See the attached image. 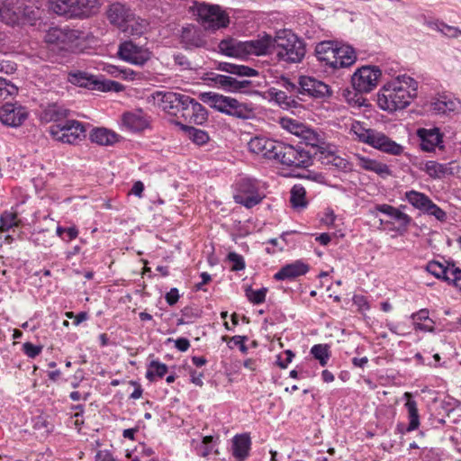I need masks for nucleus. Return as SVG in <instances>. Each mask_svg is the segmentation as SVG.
<instances>
[{"label": "nucleus", "mask_w": 461, "mask_h": 461, "mask_svg": "<svg viewBox=\"0 0 461 461\" xmlns=\"http://www.w3.org/2000/svg\"><path fill=\"white\" fill-rule=\"evenodd\" d=\"M303 138L307 140V144L316 147L319 144V136L313 131H303Z\"/></svg>", "instance_id": "nucleus-59"}, {"label": "nucleus", "mask_w": 461, "mask_h": 461, "mask_svg": "<svg viewBox=\"0 0 461 461\" xmlns=\"http://www.w3.org/2000/svg\"><path fill=\"white\" fill-rule=\"evenodd\" d=\"M20 223L18 214L15 211H5L0 215V231H8L14 227H17Z\"/></svg>", "instance_id": "nucleus-44"}, {"label": "nucleus", "mask_w": 461, "mask_h": 461, "mask_svg": "<svg viewBox=\"0 0 461 461\" xmlns=\"http://www.w3.org/2000/svg\"><path fill=\"white\" fill-rule=\"evenodd\" d=\"M298 94L312 98H325L331 95V90L321 80L312 77L301 76L298 79Z\"/></svg>", "instance_id": "nucleus-16"}, {"label": "nucleus", "mask_w": 461, "mask_h": 461, "mask_svg": "<svg viewBox=\"0 0 461 461\" xmlns=\"http://www.w3.org/2000/svg\"><path fill=\"white\" fill-rule=\"evenodd\" d=\"M428 25L431 29L438 31L450 38H458L461 36V30L459 28L447 25L442 22H430Z\"/></svg>", "instance_id": "nucleus-47"}, {"label": "nucleus", "mask_w": 461, "mask_h": 461, "mask_svg": "<svg viewBox=\"0 0 461 461\" xmlns=\"http://www.w3.org/2000/svg\"><path fill=\"white\" fill-rule=\"evenodd\" d=\"M278 61L288 64L298 63L305 56V45L291 31L284 30L273 38V48Z\"/></svg>", "instance_id": "nucleus-3"}, {"label": "nucleus", "mask_w": 461, "mask_h": 461, "mask_svg": "<svg viewBox=\"0 0 461 461\" xmlns=\"http://www.w3.org/2000/svg\"><path fill=\"white\" fill-rule=\"evenodd\" d=\"M216 69L231 75H236L238 77H252L258 75V70L250 67L229 62H219L216 65Z\"/></svg>", "instance_id": "nucleus-33"}, {"label": "nucleus", "mask_w": 461, "mask_h": 461, "mask_svg": "<svg viewBox=\"0 0 461 461\" xmlns=\"http://www.w3.org/2000/svg\"><path fill=\"white\" fill-rule=\"evenodd\" d=\"M122 122L123 127L132 132L141 131L149 126L148 117L142 110L124 113Z\"/></svg>", "instance_id": "nucleus-26"}, {"label": "nucleus", "mask_w": 461, "mask_h": 461, "mask_svg": "<svg viewBox=\"0 0 461 461\" xmlns=\"http://www.w3.org/2000/svg\"><path fill=\"white\" fill-rule=\"evenodd\" d=\"M177 125H179L180 129L186 133L189 140L198 146L206 144L210 140L209 134L203 130L196 129L193 126L181 122H178Z\"/></svg>", "instance_id": "nucleus-39"}, {"label": "nucleus", "mask_w": 461, "mask_h": 461, "mask_svg": "<svg viewBox=\"0 0 461 461\" xmlns=\"http://www.w3.org/2000/svg\"><path fill=\"white\" fill-rule=\"evenodd\" d=\"M311 354L319 360L321 366H325L330 358L329 346L326 344H317L311 348Z\"/></svg>", "instance_id": "nucleus-48"}, {"label": "nucleus", "mask_w": 461, "mask_h": 461, "mask_svg": "<svg viewBox=\"0 0 461 461\" xmlns=\"http://www.w3.org/2000/svg\"><path fill=\"white\" fill-rule=\"evenodd\" d=\"M220 52L228 57L242 58L244 57L243 41L229 38L220 41Z\"/></svg>", "instance_id": "nucleus-36"}, {"label": "nucleus", "mask_w": 461, "mask_h": 461, "mask_svg": "<svg viewBox=\"0 0 461 461\" xmlns=\"http://www.w3.org/2000/svg\"><path fill=\"white\" fill-rule=\"evenodd\" d=\"M194 34V28L193 26L183 27L181 31V41L186 45L194 44L193 35Z\"/></svg>", "instance_id": "nucleus-55"}, {"label": "nucleus", "mask_w": 461, "mask_h": 461, "mask_svg": "<svg viewBox=\"0 0 461 461\" xmlns=\"http://www.w3.org/2000/svg\"><path fill=\"white\" fill-rule=\"evenodd\" d=\"M328 162L331 163L336 167L340 168L342 170H348V162L346 159H344V158H342L340 157L335 156L333 154H330L329 156Z\"/></svg>", "instance_id": "nucleus-57"}, {"label": "nucleus", "mask_w": 461, "mask_h": 461, "mask_svg": "<svg viewBox=\"0 0 461 461\" xmlns=\"http://www.w3.org/2000/svg\"><path fill=\"white\" fill-rule=\"evenodd\" d=\"M309 271L308 265L300 260L282 267L278 272L274 275L276 281L294 280L298 276L305 275Z\"/></svg>", "instance_id": "nucleus-27"}, {"label": "nucleus", "mask_w": 461, "mask_h": 461, "mask_svg": "<svg viewBox=\"0 0 461 461\" xmlns=\"http://www.w3.org/2000/svg\"><path fill=\"white\" fill-rule=\"evenodd\" d=\"M86 125L76 120H65L50 127V135L63 143L75 144L86 138Z\"/></svg>", "instance_id": "nucleus-7"}, {"label": "nucleus", "mask_w": 461, "mask_h": 461, "mask_svg": "<svg viewBox=\"0 0 461 461\" xmlns=\"http://www.w3.org/2000/svg\"><path fill=\"white\" fill-rule=\"evenodd\" d=\"M334 56L337 60V69L351 67L357 60V54L353 47L336 41Z\"/></svg>", "instance_id": "nucleus-29"}, {"label": "nucleus", "mask_w": 461, "mask_h": 461, "mask_svg": "<svg viewBox=\"0 0 461 461\" xmlns=\"http://www.w3.org/2000/svg\"><path fill=\"white\" fill-rule=\"evenodd\" d=\"M430 109L438 114H445L450 112L457 113L461 110V102L445 95H439L432 99Z\"/></svg>", "instance_id": "nucleus-30"}, {"label": "nucleus", "mask_w": 461, "mask_h": 461, "mask_svg": "<svg viewBox=\"0 0 461 461\" xmlns=\"http://www.w3.org/2000/svg\"><path fill=\"white\" fill-rule=\"evenodd\" d=\"M177 117L187 123L202 125L208 120V113L204 106L199 102L189 95H185Z\"/></svg>", "instance_id": "nucleus-13"}, {"label": "nucleus", "mask_w": 461, "mask_h": 461, "mask_svg": "<svg viewBox=\"0 0 461 461\" xmlns=\"http://www.w3.org/2000/svg\"><path fill=\"white\" fill-rule=\"evenodd\" d=\"M428 309H421L411 314L414 321V329L424 332L435 331V321L429 318Z\"/></svg>", "instance_id": "nucleus-37"}, {"label": "nucleus", "mask_w": 461, "mask_h": 461, "mask_svg": "<svg viewBox=\"0 0 461 461\" xmlns=\"http://www.w3.org/2000/svg\"><path fill=\"white\" fill-rule=\"evenodd\" d=\"M173 59H174L175 64L177 65L183 70L192 68L190 61L182 53L174 54Z\"/></svg>", "instance_id": "nucleus-56"}, {"label": "nucleus", "mask_w": 461, "mask_h": 461, "mask_svg": "<svg viewBox=\"0 0 461 461\" xmlns=\"http://www.w3.org/2000/svg\"><path fill=\"white\" fill-rule=\"evenodd\" d=\"M127 31H122L133 36H140L144 34L149 28V22L146 19L136 17L133 14L132 21L127 23Z\"/></svg>", "instance_id": "nucleus-43"}, {"label": "nucleus", "mask_w": 461, "mask_h": 461, "mask_svg": "<svg viewBox=\"0 0 461 461\" xmlns=\"http://www.w3.org/2000/svg\"><path fill=\"white\" fill-rule=\"evenodd\" d=\"M167 366L164 363L159 362L158 360H152L148 366V370L146 372V378L153 382L155 377L158 376L162 378L167 373Z\"/></svg>", "instance_id": "nucleus-45"}, {"label": "nucleus", "mask_w": 461, "mask_h": 461, "mask_svg": "<svg viewBox=\"0 0 461 461\" xmlns=\"http://www.w3.org/2000/svg\"><path fill=\"white\" fill-rule=\"evenodd\" d=\"M227 258L232 264L231 271L238 272L245 268V260L241 255L236 252H230Z\"/></svg>", "instance_id": "nucleus-53"}, {"label": "nucleus", "mask_w": 461, "mask_h": 461, "mask_svg": "<svg viewBox=\"0 0 461 461\" xmlns=\"http://www.w3.org/2000/svg\"><path fill=\"white\" fill-rule=\"evenodd\" d=\"M351 131L358 141L384 153L398 156L403 152V147L391 140L384 132L375 129H366L358 122L352 124Z\"/></svg>", "instance_id": "nucleus-4"}, {"label": "nucleus", "mask_w": 461, "mask_h": 461, "mask_svg": "<svg viewBox=\"0 0 461 461\" xmlns=\"http://www.w3.org/2000/svg\"><path fill=\"white\" fill-rule=\"evenodd\" d=\"M251 438L249 434H237L231 439V455L235 461H245L250 453Z\"/></svg>", "instance_id": "nucleus-25"}, {"label": "nucleus", "mask_w": 461, "mask_h": 461, "mask_svg": "<svg viewBox=\"0 0 461 461\" xmlns=\"http://www.w3.org/2000/svg\"><path fill=\"white\" fill-rule=\"evenodd\" d=\"M404 398H406L405 407L408 411L409 424L406 429L408 432L413 431L419 428L420 416L417 407V402L412 399L411 393H405Z\"/></svg>", "instance_id": "nucleus-38"}, {"label": "nucleus", "mask_w": 461, "mask_h": 461, "mask_svg": "<svg viewBox=\"0 0 461 461\" xmlns=\"http://www.w3.org/2000/svg\"><path fill=\"white\" fill-rule=\"evenodd\" d=\"M52 11L66 19H87L99 12L100 0H50Z\"/></svg>", "instance_id": "nucleus-5"}, {"label": "nucleus", "mask_w": 461, "mask_h": 461, "mask_svg": "<svg viewBox=\"0 0 461 461\" xmlns=\"http://www.w3.org/2000/svg\"><path fill=\"white\" fill-rule=\"evenodd\" d=\"M17 93V87L7 82L5 78L0 77V100L6 99L10 95Z\"/></svg>", "instance_id": "nucleus-52"}, {"label": "nucleus", "mask_w": 461, "mask_h": 461, "mask_svg": "<svg viewBox=\"0 0 461 461\" xmlns=\"http://www.w3.org/2000/svg\"><path fill=\"white\" fill-rule=\"evenodd\" d=\"M200 96L203 102L221 113L239 119H249L252 114V109L247 104L235 98L212 92L202 93Z\"/></svg>", "instance_id": "nucleus-6"}, {"label": "nucleus", "mask_w": 461, "mask_h": 461, "mask_svg": "<svg viewBox=\"0 0 461 461\" xmlns=\"http://www.w3.org/2000/svg\"><path fill=\"white\" fill-rule=\"evenodd\" d=\"M76 32L68 28L53 27L48 30L44 41L50 45H54L59 50H69L76 40Z\"/></svg>", "instance_id": "nucleus-20"}, {"label": "nucleus", "mask_w": 461, "mask_h": 461, "mask_svg": "<svg viewBox=\"0 0 461 461\" xmlns=\"http://www.w3.org/2000/svg\"><path fill=\"white\" fill-rule=\"evenodd\" d=\"M20 0H0V21L14 25L17 23V10Z\"/></svg>", "instance_id": "nucleus-32"}, {"label": "nucleus", "mask_w": 461, "mask_h": 461, "mask_svg": "<svg viewBox=\"0 0 461 461\" xmlns=\"http://www.w3.org/2000/svg\"><path fill=\"white\" fill-rule=\"evenodd\" d=\"M336 41H324L319 42L315 47V55L321 62L332 69H337V60L334 56Z\"/></svg>", "instance_id": "nucleus-28"}, {"label": "nucleus", "mask_w": 461, "mask_h": 461, "mask_svg": "<svg viewBox=\"0 0 461 461\" xmlns=\"http://www.w3.org/2000/svg\"><path fill=\"white\" fill-rule=\"evenodd\" d=\"M119 138L117 133L106 128H95L90 133L91 141L102 146L113 145Z\"/></svg>", "instance_id": "nucleus-34"}, {"label": "nucleus", "mask_w": 461, "mask_h": 461, "mask_svg": "<svg viewBox=\"0 0 461 461\" xmlns=\"http://www.w3.org/2000/svg\"><path fill=\"white\" fill-rule=\"evenodd\" d=\"M381 76L382 71L378 67L363 66L352 75V86L358 94L369 93L376 87Z\"/></svg>", "instance_id": "nucleus-9"}, {"label": "nucleus", "mask_w": 461, "mask_h": 461, "mask_svg": "<svg viewBox=\"0 0 461 461\" xmlns=\"http://www.w3.org/2000/svg\"><path fill=\"white\" fill-rule=\"evenodd\" d=\"M282 86L283 87L290 93L296 92L298 94V85L292 82L290 79L286 77L282 78Z\"/></svg>", "instance_id": "nucleus-63"}, {"label": "nucleus", "mask_w": 461, "mask_h": 461, "mask_svg": "<svg viewBox=\"0 0 461 461\" xmlns=\"http://www.w3.org/2000/svg\"><path fill=\"white\" fill-rule=\"evenodd\" d=\"M175 347L181 352H185L190 348V342L185 338H178L175 340Z\"/></svg>", "instance_id": "nucleus-61"}, {"label": "nucleus", "mask_w": 461, "mask_h": 461, "mask_svg": "<svg viewBox=\"0 0 461 461\" xmlns=\"http://www.w3.org/2000/svg\"><path fill=\"white\" fill-rule=\"evenodd\" d=\"M281 125L284 129L294 135H301L303 133V125L297 122L295 120L290 118H282Z\"/></svg>", "instance_id": "nucleus-49"}, {"label": "nucleus", "mask_w": 461, "mask_h": 461, "mask_svg": "<svg viewBox=\"0 0 461 461\" xmlns=\"http://www.w3.org/2000/svg\"><path fill=\"white\" fill-rule=\"evenodd\" d=\"M65 240L67 242H69L71 241L72 240L76 239L78 235V230L74 226V227H69V228H66V230H65Z\"/></svg>", "instance_id": "nucleus-64"}, {"label": "nucleus", "mask_w": 461, "mask_h": 461, "mask_svg": "<svg viewBox=\"0 0 461 461\" xmlns=\"http://www.w3.org/2000/svg\"><path fill=\"white\" fill-rule=\"evenodd\" d=\"M271 101L276 102L283 109H289L296 106V102L292 96H288L285 91L271 87L267 91Z\"/></svg>", "instance_id": "nucleus-41"}, {"label": "nucleus", "mask_w": 461, "mask_h": 461, "mask_svg": "<svg viewBox=\"0 0 461 461\" xmlns=\"http://www.w3.org/2000/svg\"><path fill=\"white\" fill-rule=\"evenodd\" d=\"M237 186L238 193L234 195L237 203L242 204L246 208H252L261 202L262 196L258 193V184L255 179L241 178Z\"/></svg>", "instance_id": "nucleus-12"}, {"label": "nucleus", "mask_w": 461, "mask_h": 461, "mask_svg": "<svg viewBox=\"0 0 461 461\" xmlns=\"http://www.w3.org/2000/svg\"><path fill=\"white\" fill-rule=\"evenodd\" d=\"M405 208V205L396 208L387 203H382L376 204L375 210L387 215L392 220L387 222H395L397 224L395 230L400 233H403L408 230L412 221V218L402 211Z\"/></svg>", "instance_id": "nucleus-18"}, {"label": "nucleus", "mask_w": 461, "mask_h": 461, "mask_svg": "<svg viewBox=\"0 0 461 461\" xmlns=\"http://www.w3.org/2000/svg\"><path fill=\"white\" fill-rule=\"evenodd\" d=\"M354 158L356 166L366 171L374 172L383 178L392 175L390 167L376 159H372L360 154H355Z\"/></svg>", "instance_id": "nucleus-24"}, {"label": "nucleus", "mask_w": 461, "mask_h": 461, "mask_svg": "<svg viewBox=\"0 0 461 461\" xmlns=\"http://www.w3.org/2000/svg\"><path fill=\"white\" fill-rule=\"evenodd\" d=\"M207 85L221 89L225 92L238 93L249 86V80H238L232 77L217 74L214 72L206 73L203 78Z\"/></svg>", "instance_id": "nucleus-14"}, {"label": "nucleus", "mask_w": 461, "mask_h": 461, "mask_svg": "<svg viewBox=\"0 0 461 461\" xmlns=\"http://www.w3.org/2000/svg\"><path fill=\"white\" fill-rule=\"evenodd\" d=\"M248 340V337L246 336H233L230 339V342L234 344V346H238L240 350L243 354H247L248 347L245 345V342Z\"/></svg>", "instance_id": "nucleus-58"}, {"label": "nucleus", "mask_w": 461, "mask_h": 461, "mask_svg": "<svg viewBox=\"0 0 461 461\" xmlns=\"http://www.w3.org/2000/svg\"><path fill=\"white\" fill-rule=\"evenodd\" d=\"M426 270L438 279H442L448 285H454L461 291V268L456 266L453 261H429Z\"/></svg>", "instance_id": "nucleus-10"}, {"label": "nucleus", "mask_w": 461, "mask_h": 461, "mask_svg": "<svg viewBox=\"0 0 461 461\" xmlns=\"http://www.w3.org/2000/svg\"><path fill=\"white\" fill-rule=\"evenodd\" d=\"M106 16L111 24L122 32L127 31V23L132 21L133 12L128 5L115 2L109 5Z\"/></svg>", "instance_id": "nucleus-19"}, {"label": "nucleus", "mask_w": 461, "mask_h": 461, "mask_svg": "<svg viewBox=\"0 0 461 461\" xmlns=\"http://www.w3.org/2000/svg\"><path fill=\"white\" fill-rule=\"evenodd\" d=\"M244 57L248 55H267L273 48V37L264 33L255 40L243 41Z\"/></svg>", "instance_id": "nucleus-23"}, {"label": "nucleus", "mask_w": 461, "mask_h": 461, "mask_svg": "<svg viewBox=\"0 0 461 461\" xmlns=\"http://www.w3.org/2000/svg\"><path fill=\"white\" fill-rule=\"evenodd\" d=\"M17 14V23L16 24H30L33 25L37 20L41 18V11L39 7L32 5H24L20 2Z\"/></svg>", "instance_id": "nucleus-31"}, {"label": "nucleus", "mask_w": 461, "mask_h": 461, "mask_svg": "<svg viewBox=\"0 0 461 461\" xmlns=\"http://www.w3.org/2000/svg\"><path fill=\"white\" fill-rule=\"evenodd\" d=\"M119 57L131 64L142 66L150 59L148 49L139 46L131 41H126L120 44Z\"/></svg>", "instance_id": "nucleus-17"}, {"label": "nucleus", "mask_w": 461, "mask_h": 461, "mask_svg": "<svg viewBox=\"0 0 461 461\" xmlns=\"http://www.w3.org/2000/svg\"><path fill=\"white\" fill-rule=\"evenodd\" d=\"M68 81L80 87L102 92H120L122 89V86L118 82L108 79H99L96 77L81 71L70 73L68 75Z\"/></svg>", "instance_id": "nucleus-8"}, {"label": "nucleus", "mask_w": 461, "mask_h": 461, "mask_svg": "<svg viewBox=\"0 0 461 461\" xmlns=\"http://www.w3.org/2000/svg\"><path fill=\"white\" fill-rule=\"evenodd\" d=\"M424 214H428L435 217L439 221H445L447 220V213L440 207H438L433 201L430 199L428 206L423 212Z\"/></svg>", "instance_id": "nucleus-50"}, {"label": "nucleus", "mask_w": 461, "mask_h": 461, "mask_svg": "<svg viewBox=\"0 0 461 461\" xmlns=\"http://www.w3.org/2000/svg\"><path fill=\"white\" fill-rule=\"evenodd\" d=\"M417 136L420 140V148L423 151L432 152L436 148H443V135L437 127L420 128L417 131Z\"/></svg>", "instance_id": "nucleus-22"}, {"label": "nucleus", "mask_w": 461, "mask_h": 461, "mask_svg": "<svg viewBox=\"0 0 461 461\" xmlns=\"http://www.w3.org/2000/svg\"><path fill=\"white\" fill-rule=\"evenodd\" d=\"M27 115L25 108L15 104L6 103L0 108V121L7 126H20Z\"/></svg>", "instance_id": "nucleus-21"}, {"label": "nucleus", "mask_w": 461, "mask_h": 461, "mask_svg": "<svg viewBox=\"0 0 461 461\" xmlns=\"http://www.w3.org/2000/svg\"><path fill=\"white\" fill-rule=\"evenodd\" d=\"M197 15L202 25L206 29L217 30L229 24V16L220 6L200 4L197 6Z\"/></svg>", "instance_id": "nucleus-11"}, {"label": "nucleus", "mask_w": 461, "mask_h": 461, "mask_svg": "<svg viewBox=\"0 0 461 461\" xmlns=\"http://www.w3.org/2000/svg\"><path fill=\"white\" fill-rule=\"evenodd\" d=\"M179 293L177 288H171L165 295V300L168 305L172 306L177 303Z\"/></svg>", "instance_id": "nucleus-60"}, {"label": "nucleus", "mask_w": 461, "mask_h": 461, "mask_svg": "<svg viewBox=\"0 0 461 461\" xmlns=\"http://www.w3.org/2000/svg\"><path fill=\"white\" fill-rule=\"evenodd\" d=\"M306 191L302 185H294L290 192V203L294 209L302 210L307 206Z\"/></svg>", "instance_id": "nucleus-42"}, {"label": "nucleus", "mask_w": 461, "mask_h": 461, "mask_svg": "<svg viewBox=\"0 0 461 461\" xmlns=\"http://www.w3.org/2000/svg\"><path fill=\"white\" fill-rule=\"evenodd\" d=\"M419 83L403 74L385 83L377 95L378 106L388 113L402 110L417 97Z\"/></svg>", "instance_id": "nucleus-2"}, {"label": "nucleus", "mask_w": 461, "mask_h": 461, "mask_svg": "<svg viewBox=\"0 0 461 461\" xmlns=\"http://www.w3.org/2000/svg\"><path fill=\"white\" fill-rule=\"evenodd\" d=\"M95 461H115L108 450H99L95 455Z\"/></svg>", "instance_id": "nucleus-62"}, {"label": "nucleus", "mask_w": 461, "mask_h": 461, "mask_svg": "<svg viewBox=\"0 0 461 461\" xmlns=\"http://www.w3.org/2000/svg\"><path fill=\"white\" fill-rule=\"evenodd\" d=\"M267 289L263 287L258 290L248 289L246 291V295L249 302L254 304H260L265 302L267 296Z\"/></svg>", "instance_id": "nucleus-51"}, {"label": "nucleus", "mask_w": 461, "mask_h": 461, "mask_svg": "<svg viewBox=\"0 0 461 461\" xmlns=\"http://www.w3.org/2000/svg\"><path fill=\"white\" fill-rule=\"evenodd\" d=\"M186 95L176 92L157 91L152 95L154 104L169 115L178 116L182 103Z\"/></svg>", "instance_id": "nucleus-15"}, {"label": "nucleus", "mask_w": 461, "mask_h": 461, "mask_svg": "<svg viewBox=\"0 0 461 461\" xmlns=\"http://www.w3.org/2000/svg\"><path fill=\"white\" fill-rule=\"evenodd\" d=\"M23 353L30 358H34L42 351V346H36L31 342H25L23 345Z\"/></svg>", "instance_id": "nucleus-54"}, {"label": "nucleus", "mask_w": 461, "mask_h": 461, "mask_svg": "<svg viewBox=\"0 0 461 461\" xmlns=\"http://www.w3.org/2000/svg\"><path fill=\"white\" fill-rule=\"evenodd\" d=\"M403 200L407 201L411 206L423 213L430 201V198L423 193L410 190L404 193Z\"/></svg>", "instance_id": "nucleus-40"}, {"label": "nucleus", "mask_w": 461, "mask_h": 461, "mask_svg": "<svg viewBox=\"0 0 461 461\" xmlns=\"http://www.w3.org/2000/svg\"><path fill=\"white\" fill-rule=\"evenodd\" d=\"M69 111L58 104H49L42 112L41 119L45 122L63 123L68 118Z\"/></svg>", "instance_id": "nucleus-35"}, {"label": "nucleus", "mask_w": 461, "mask_h": 461, "mask_svg": "<svg viewBox=\"0 0 461 461\" xmlns=\"http://www.w3.org/2000/svg\"><path fill=\"white\" fill-rule=\"evenodd\" d=\"M425 171L431 177L440 178L448 174L450 168L447 164H440L436 161H428L425 164Z\"/></svg>", "instance_id": "nucleus-46"}, {"label": "nucleus", "mask_w": 461, "mask_h": 461, "mask_svg": "<svg viewBox=\"0 0 461 461\" xmlns=\"http://www.w3.org/2000/svg\"><path fill=\"white\" fill-rule=\"evenodd\" d=\"M248 145L252 153L276 160L285 167L306 168L312 165L310 151L299 146L294 147L264 136L251 138Z\"/></svg>", "instance_id": "nucleus-1"}]
</instances>
